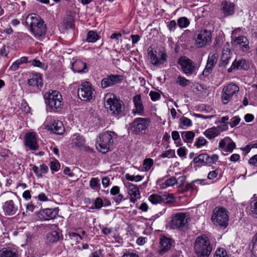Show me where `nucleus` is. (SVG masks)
I'll use <instances>...</instances> for the list:
<instances>
[{"mask_svg":"<svg viewBox=\"0 0 257 257\" xmlns=\"http://www.w3.org/2000/svg\"><path fill=\"white\" fill-rule=\"evenodd\" d=\"M26 23L29 26L30 30L36 38L44 36L46 33V26L44 21L37 15H29L26 19Z\"/></svg>","mask_w":257,"mask_h":257,"instance_id":"1","label":"nucleus"},{"mask_svg":"<svg viewBox=\"0 0 257 257\" xmlns=\"http://www.w3.org/2000/svg\"><path fill=\"white\" fill-rule=\"evenodd\" d=\"M104 105L108 112L114 116L120 117L125 109L123 102L112 93H107L104 97Z\"/></svg>","mask_w":257,"mask_h":257,"instance_id":"2","label":"nucleus"},{"mask_svg":"<svg viewBox=\"0 0 257 257\" xmlns=\"http://www.w3.org/2000/svg\"><path fill=\"white\" fill-rule=\"evenodd\" d=\"M194 249L197 257H209L212 246L210 240L205 235L198 236L194 242Z\"/></svg>","mask_w":257,"mask_h":257,"instance_id":"3","label":"nucleus"},{"mask_svg":"<svg viewBox=\"0 0 257 257\" xmlns=\"http://www.w3.org/2000/svg\"><path fill=\"white\" fill-rule=\"evenodd\" d=\"M5 200L8 199L3 203L2 209L5 215L12 216L16 214L19 208L15 194L12 192H5L1 195Z\"/></svg>","mask_w":257,"mask_h":257,"instance_id":"4","label":"nucleus"},{"mask_svg":"<svg viewBox=\"0 0 257 257\" xmlns=\"http://www.w3.org/2000/svg\"><path fill=\"white\" fill-rule=\"evenodd\" d=\"M116 137L117 135L113 132L106 131L100 134L96 141V149L102 153L108 152Z\"/></svg>","mask_w":257,"mask_h":257,"instance_id":"5","label":"nucleus"},{"mask_svg":"<svg viewBox=\"0 0 257 257\" xmlns=\"http://www.w3.org/2000/svg\"><path fill=\"white\" fill-rule=\"evenodd\" d=\"M194 40L197 48L205 47L212 42V33L207 29L200 30L196 33Z\"/></svg>","mask_w":257,"mask_h":257,"instance_id":"6","label":"nucleus"},{"mask_svg":"<svg viewBox=\"0 0 257 257\" xmlns=\"http://www.w3.org/2000/svg\"><path fill=\"white\" fill-rule=\"evenodd\" d=\"M211 219L214 224L225 228L228 225V215L226 210L224 208L215 209Z\"/></svg>","mask_w":257,"mask_h":257,"instance_id":"7","label":"nucleus"},{"mask_svg":"<svg viewBox=\"0 0 257 257\" xmlns=\"http://www.w3.org/2000/svg\"><path fill=\"white\" fill-rule=\"evenodd\" d=\"M94 89L88 82H82L78 89V96L83 101H90L95 97Z\"/></svg>","mask_w":257,"mask_h":257,"instance_id":"8","label":"nucleus"},{"mask_svg":"<svg viewBox=\"0 0 257 257\" xmlns=\"http://www.w3.org/2000/svg\"><path fill=\"white\" fill-rule=\"evenodd\" d=\"M46 103L53 111H57L63 105L62 97L60 93L56 90L49 92Z\"/></svg>","mask_w":257,"mask_h":257,"instance_id":"9","label":"nucleus"},{"mask_svg":"<svg viewBox=\"0 0 257 257\" xmlns=\"http://www.w3.org/2000/svg\"><path fill=\"white\" fill-rule=\"evenodd\" d=\"M239 87L233 83H230L224 87L222 90V101L223 104H227L232 99L234 95L237 93Z\"/></svg>","mask_w":257,"mask_h":257,"instance_id":"10","label":"nucleus"},{"mask_svg":"<svg viewBox=\"0 0 257 257\" xmlns=\"http://www.w3.org/2000/svg\"><path fill=\"white\" fill-rule=\"evenodd\" d=\"M181 66L182 71L187 75L196 73V67L195 63L186 57H180L178 62Z\"/></svg>","mask_w":257,"mask_h":257,"instance_id":"11","label":"nucleus"},{"mask_svg":"<svg viewBox=\"0 0 257 257\" xmlns=\"http://www.w3.org/2000/svg\"><path fill=\"white\" fill-rule=\"evenodd\" d=\"M150 123V119L147 117H138L135 118L131 125V128L134 132L139 134L146 131Z\"/></svg>","mask_w":257,"mask_h":257,"instance_id":"12","label":"nucleus"},{"mask_svg":"<svg viewBox=\"0 0 257 257\" xmlns=\"http://www.w3.org/2000/svg\"><path fill=\"white\" fill-rule=\"evenodd\" d=\"M219 157L217 155L213 154L211 156L207 154H199L197 157L195 158L193 162L196 164H202L211 166L215 164L218 160Z\"/></svg>","mask_w":257,"mask_h":257,"instance_id":"13","label":"nucleus"},{"mask_svg":"<svg viewBox=\"0 0 257 257\" xmlns=\"http://www.w3.org/2000/svg\"><path fill=\"white\" fill-rule=\"evenodd\" d=\"M235 143L229 137H225L221 139L218 145V148L225 155L228 153H231L235 148Z\"/></svg>","mask_w":257,"mask_h":257,"instance_id":"14","label":"nucleus"},{"mask_svg":"<svg viewBox=\"0 0 257 257\" xmlns=\"http://www.w3.org/2000/svg\"><path fill=\"white\" fill-rule=\"evenodd\" d=\"M188 216L185 213H176L171 220V226L174 228L183 227L187 222Z\"/></svg>","mask_w":257,"mask_h":257,"instance_id":"15","label":"nucleus"},{"mask_svg":"<svg viewBox=\"0 0 257 257\" xmlns=\"http://www.w3.org/2000/svg\"><path fill=\"white\" fill-rule=\"evenodd\" d=\"M24 144L25 146L28 148L29 150H37L39 145L37 143L36 133L30 132L26 134L24 138Z\"/></svg>","mask_w":257,"mask_h":257,"instance_id":"16","label":"nucleus"},{"mask_svg":"<svg viewBox=\"0 0 257 257\" xmlns=\"http://www.w3.org/2000/svg\"><path fill=\"white\" fill-rule=\"evenodd\" d=\"M124 185L127 189L128 195L130 196V201L135 203L141 198V194L138 187L131 183H125Z\"/></svg>","mask_w":257,"mask_h":257,"instance_id":"17","label":"nucleus"},{"mask_svg":"<svg viewBox=\"0 0 257 257\" xmlns=\"http://www.w3.org/2000/svg\"><path fill=\"white\" fill-rule=\"evenodd\" d=\"M151 62L155 66L164 64L167 60V55L163 51H160L157 56L153 51L148 52Z\"/></svg>","mask_w":257,"mask_h":257,"instance_id":"18","label":"nucleus"},{"mask_svg":"<svg viewBox=\"0 0 257 257\" xmlns=\"http://www.w3.org/2000/svg\"><path fill=\"white\" fill-rule=\"evenodd\" d=\"M123 77L120 75H110L103 78L101 85L103 88H106L119 83L122 80Z\"/></svg>","mask_w":257,"mask_h":257,"instance_id":"19","label":"nucleus"},{"mask_svg":"<svg viewBox=\"0 0 257 257\" xmlns=\"http://www.w3.org/2000/svg\"><path fill=\"white\" fill-rule=\"evenodd\" d=\"M59 213L58 208H46L39 211V217L45 220H49L56 218Z\"/></svg>","mask_w":257,"mask_h":257,"instance_id":"20","label":"nucleus"},{"mask_svg":"<svg viewBox=\"0 0 257 257\" xmlns=\"http://www.w3.org/2000/svg\"><path fill=\"white\" fill-rule=\"evenodd\" d=\"M217 59L218 55L217 54H209L206 67L202 72V75L206 77L211 73Z\"/></svg>","mask_w":257,"mask_h":257,"instance_id":"21","label":"nucleus"},{"mask_svg":"<svg viewBox=\"0 0 257 257\" xmlns=\"http://www.w3.org/2000/svg\"><path fill=\"white\" fill-rule=\"evenodd\" d=\"M148 200L153 204L162 203H169L173 201V198L169 195H160L157 194H153L148 197Z\"/></svg>","mask_w":257,"mask_h":257,"instance_id":"22","label":"nucleus"},{"mask_svg":"<svg viewBox=\"0 0 257 257\" xmlns=\"http://www.w3.org/2000/svg\"><path fill=\"white\" fill-rule=\"evenodd\" d=\"M133 102L135 107L132 111L133 114L134 115H144V109L141 95L139 94L135 95L133 98Z\"/></svg>","mask_w":257,"mask_h":257,"instance_id":"23","label":"nucleus"},{"mask_svg":"<svg viewBox=\"0 0 257 257\" xmlns=\"http://www.w3.org/2000/svg\"><path fill=\"white\" fill-rule=\"evenodd\" d=\"M178 183L177 179L175 177H172L165 180V177L159 178L157 181V184L160 189H165L167 187L173 186Z\"/></svg>","mask_w":257,"mask_h":257,"instance_id":"24","label":"nucleus"},{"mask_svg":"<svg viewBox=\"0 0 257 257\" xmlns=\"http://www.w3.org/2000/svg\"><path fill=\"white\" fill-rule=\"evenodd\" d=\"M231 43L234 46H240L243 51H247L249 49V42L245 37L239 36L234 37L232 39Z\"/></svg>","mask_w":257,"mask_h":257,"instance_id":"25","label":"nucleus"},{"mask_svg":"<svg viewBox=\"0 0 257 257\" xmlns=\"http://www.w3.org/2000/svg\"><path fill=\"white\" fill-rule=\"evenodd\" d=\"M171 240L167 237H163L160 239L159 253L163 254L171 248Z\"/></svg>","mask_w":257,"mask_h":257,"instance_id":"26","label":"nucleus"},{"mask_svg":"<svg viewBox=\"0 0 257 257\" xmlns=\"http://www.w3.org/2000/svg\"><path fill=\"white\" fill-rule=\"evenodd\" d=\"M235 5L229 1H223L221 5V10L225 16L231 15L234 13Z\"/></svg>","mask_w":257,"mask_h":257,"instance_id":"27","label":"nucleus"},{"mask_svg":"<svg viewBox=\"0 0 257 257\" xmlns=\"http://www.w3.org/2000/svg\"><path fill=\"white\" fill-rule=\"evenodd\" d=\"M223 130H221L220 127H212L207 129L203 133L204 135L208 139H213L219 136Z\"/></svg>","mask_w":257,"mask_h":257,"instance_id":"28","label":"nucleus"},{"mask_svg":"<svg viewBox=\"0 0 257 257\" xmlns=\"http://www.w3.org/2000/svg\"><path fill=\"white\" fill-rule=\"evenodd\" d=\"M28 84L31 86H37L41 87L43 86L42 78L39 73L34 74L31 78L28 80Z\"/></svg>","mask_w":257,"mask_h":257,"instance_id":"29","label":"nucleus"},{"mask_svg":"<svg viewBox=\"0 0 257 257\" xmlns=\"http://www.w3.org/2000/svg\"><path fill=\"white\" fill-rule=\"evenodd\" d=\"M18 251L15 248L4 247L0 250V257H18Z\"/></svg>","mask_w":257,"mask_h":257,"instance_id":"30","label":"nucleus"},{"mask_svg":"<svg viewBox=\"0 0 257 257\" xmlns=\"http://www.w3.org/2000/svg\"><path fill=\"white\" fill-rule=\"evenodd\" d=\"M60 233L56 231L49 232L46 235L47 242L49 244L54 243L59 241L61 238Z\"/></svg>","mask_w":257,"mask_h":257,"instance_id":"31","label":"nucleus"},{"mask_svg":"<svg viewBox=\"0 0 257 257\" xmlns=\"http://www.w3.org/2000/svg\"><path fill=\"white\" fill-rule=\"evenodd\" d=\"M72 67L74 71L79 73L84 72L85 70L86 69V63L81 60H76L74 61Z\"/></svg>","mask_w":257,"mask_h":257,"instance_id":"32","label":"nucleus"},{"mask_svg":"<svg viewBox=\"0 0 257 257\" xmlns=\"http://www.w3.org/2000/svg\"><path fill=\"white\" fill-rule=\"evenodd\" d=\"M50 128L56 134H62L64 131L63 123L59 120L54 121L50 125Z\"/></svg>","mask_w":257,"mask_h":257,"instance_id":"33","label":"nucleus"},{"mask_svg":"<svg viewBox=\"0 0 257 257\" xmlns=\"http://www.w3.org/2000/svg\"><path fill=\"white\" fill-rule=\"evenodd\" d=\"M72 144L75 147H81L84 145L85 140L82 136L79 134H74L71 139Z\"/></svg>","mask_w":257,"mask_h":257,"instance_id":"34","label":"nucleus"},{"mask_svg":"<svg viewBox=\"0 0 257 257\" xmlns=\"http://www.w3.org/2000/svg\"><path fill=\"white\" fill-rule=\"evenodd\" d=\"M183 140L186 143L191 144L195 137V133L193 131H185L181 133Z\"/></svg>","mask_w":257,"mask_h":257,"instance_id":"35","label":"nucleus"},{"mask_svg":"<svg viewBox=\"0 0 257 257\" xmlns=\"http://www.w3.org/2000/svg\"><path fill=\"white\" fill-rule=\"evenodd\" d=\"M230 51L229 49H224L222 51V54L220 61V66H225L230 59Z\"/></svg>","mask_w":257,"mask_h":257,"instance_id":"36","label":"nucleus"},{"mask_svg":"<svg viewBox=\"0 0 257 257\" xmlns=\"http://www.w3.org/2000/svg\"><path fill=\"white\" fill-rule=\"evenodd\" d=\"M192 124V121L190 119L185 116H182L179 120V126L181 128L186 129Z\"/></svg>","mask_w":257,"mask_h":257,"instance_id":"37","label":"nucleus"},{"mask_svg":"<svg viewBox=\"0 0 257 257\" xmlns=\"http://www.w3.org/2000/svg\"><path fill=\"white\" fill-rule=\"evenodd\" d=\"M245 61L244 60H235L232 64L230 68L227 70L228 72H231L233 70L235 69H242L244 68V64Z\"/></svg>","mask_w":257,"mask_h":257,"instance_id":"38","label":"nucleus"},{"mask_svg":"<svg viewBox=\"0 0 257 257\" xmlns=\"http://www.w3.org/2000/svg\"><path fill=\"white\" fill-rule=\"evenodd\" d=\"M99 39V36L96 32L90 31L87 33L86 40L89 43H94Z\"/></svg>","mask_w":257,"mask_h":257,"instance_id":"39","label":"nucleus"},{"mask_svg":"<svg viewBox=\"0 0 257 257\" xmlns=\"http://www.w3.org/2000/svg\"><path fill=\"white\" fill-rule=\"evenodd\" d=\"M99 180L98 178H92L89 181V186L90 188L96 191L100 189Z\"/></svg>","mask_w":257,"mask_h":257,"instance_id":"40","label":"nucleus"},{"mask_svg":"<svg viewBox=\"0 0 257 257\" xmlns=\"http://www.w3.org/2000/svg\"><path fill=\"white\" fill-rule=\"evenodd\" d=\"M172 138L174 141L176 147L181 146L182 144L181 143V140L180 138V134L178 131H173L171 134Z\"/></svg>","mask_w":257,"mask_h":257,"instance_id":"41","label":"nucleus"},{"mask_svg":"<svg viewBox=\"0 0 257 257\" xmlns=\"http://www.w3.org/2000/svg\"><path fill=\"white\" fill-rule=\"evenodd\" d=\"M154 164L153 159L147 158L144 160L143 162V167L142 170L143 171H148Z\"/></svg>","mask_w":257,"mask_h":257,"instance_id":"42","label":"nucleus"},{"mask_svg":"<svg viewBox=\"0 0 257 257\" xmlns=\"http://www.w3.org/2000/svg\"><path fill=\"white\" fill-rule=\"evenodd\" d=\"M190 24V22L186 17H181L178 20V25L181 28H185Z\"/></svg>","mask_w":257,"mask_h":257,"instance_id":"43","label":"nucleus"},{"mask_svg":"<svg viewBox=\"0 0 257 257\" xmlns=\"http://www.w3.org/2000/svg\"><path fill=\"white\" fill-rule=\"evenodd\" d=\"M175 156V151L174 150L169 149L163 152L160 157L162 158H172Z\"/></svg>","mask_w":257,"mask_h":257,"instance_id":"44","label":"nucleus"},{"mask_svg":"<svg viewBox=\"0 0 257 257\" xmlns=\"http://www.w3.org/2000/svg\"><path fill=\"white\" fill-rule=\"evenodd\" d=\"M176 82L182 87H185L190 84V80L181 76H179L177 77Z\"/></svg>","mask_w":257,"mask_h":257,"instance_id":"45","label":"nucleus"},{"mask_svg":"<svg viewBox=\"0 0 257 257\" xmlns=\"http://www.w3.org/2000/svg\"><path fill=\"white\" fill-rule=\"evenodd\" d=\"M214 257H227V252L223 248H218L216 250Z\"/></svg>","mask_w":257,"mask_h":257,"instance_id":"46","label":"nucleus"},{"mask_svg":"<svg viewBox=\"0 0 257 257\" xmlns=\"http://www.w3.org/2000/svg\"><path fill=\"white\" fill-rule=\"evenodd\" d=\"M60 167V163L57 160L54 159L51 161L50 168L52 171L57 172L59 170Z\"/></svg>","mask_w":257,"mask_h":257,"instance_id":"47","label":"nucleus"},{"mask_svg":"<svg viewBox=\"0 0 257 257\" xmlns=\"http://www.w3.org/2000/svg\"><path fill=\"white\" fill-rule=\"evenodd\" d=\"M207 143L206 140L203 137H200L196 139L195 143V146L199 148L202 146H205Z\"/></svg>","mask_w":257,"mask_h":257,"instance_id":"48","label":"nucleus"},{"mask_svg":"<svg viewBox=\"0 0 257 257\" xmlns=\"http://www.w3.org/2000/svg\"><path fill=\"white\" fill-rule=\"evenodd\" d=\"M220 171H221L219 169H216L214 171H210L208 174V179L209 180H213L216 178Z\"/></svg>","mask_w":257,"mask_h":257,"instance_id":"49","label":"nucleus"},{"mask_svg":"<svg viewBox=\"0 0 257 257\" xmlns=\"http://www.w3.org/2000/svg\"><path fill=\"white\" fill-rule=\"evenodd\" d=\"M240 118L238 116H234L229 122L230 126L231 127H233L237 125L240 122Z\"/></svg>","mask_w":257,"mask_h":257,"instance_id":"50","label":"nucleus"},{"mask_svg":"<svg viewBox=\"0 0 257 257\" xmlns=\"http://www.w3.org/2000/svg\"><path fill=\"white\" fill-rule=\"evenodd\" d=\"M251 211L253 215L257 218V199L254 200L251 205Z\"/></svg>","mask_w":257,"mask_h":257,"instance_id":"51","label":"nucleus"},{"mask_svg":"<svg viewBox=\"0 0 257 257\" xmlns=\"http://www.w3.org/2000/svg\"><path fill=\"white\" fill-rule=\"evenodd\" d=\"M177 154L180 157H185L186 155L187 150L185 147H181L177 150Z\"/></svg>","mask_w":257,"mask_h":257,"instance_id":"52","label":"nucleus"},{"mask_svg":"<svg viewBox=\"0 0 257 257\" xmlns=\"http://www.w3.org/2000/svg\"><path fill=\"white\" fill-rule=\"evenodd\" d=\"M149 95L150 96L152 100L154 101L158 100L160 98V95L157 92L151 91L150 92Z\"/></svg>","mask_w":257,"mask_h":257,"instance_id":"53","label":"nucleus"},{"mask_svg":"<svg viewBox=\"0 0 257 257\" xmlns=\"http://www.w3.org/2000/svg\"><path fill=\"white\" fill-rule=\"evenodd\" d=\"M32 64L33 66L41 68L44 70L46 69V67L45 64H42L38 60L35 59V60H33Z\"/></svg>","mask_w":257,"mask_h":257,"instance_id":"54","label":"nucleus"},{"mask_svg":"<svg viewBox=\"0 0 257 257\" xmlns=\"http://www.w3.org/2000/svg\"><path fill=\"white\" fill-rule=\"evenodd\" d=\"M94 204L95 208L99 209L103 206L102 200L100 198H97L95 199Z\"/></svg>","mask_w":257,"mask_h":257,"instance_id":"55","label":"nucleus"},{"mask_svg":"<svg viewBox=\"0 0 257 257\" xmlns=\"http://www.w3.org/2000/svg\"><path fill=\"white\" fill-rule=\"evenodd\" d=\"M33 171L38 178H41L43 175L42 172L41 171V169L36 166L33 167Z\"/></svg>","mask_w":257,"mask_h":257,"instance_id":"56","label":"nucleus"},{"mask_svg":"<svg viewBox=\"0 0 257 257\" xmlns=\"http://www.w3.org/2000/svg\"><path fill=\"white\" fill-rule=\"evenodd\" d=\"M21 107L22 110L26 113H29L30 111V107L29 106L28 103L25 101H22L21 103Z\"/></svg>","mask_w":257,"mask_h":257,"instance_id":"57","label":"nucleus"},{"mask_svg":"<svg viewBox=\"0 0 257 257\" xmlns=\"http://www.w3.org/2000/svg\"><path fill=\"white\" fill-rule=\"evenodd\" d=\"M37 198L40 201L46 202L48 201V197L44 193H41L39 194Z\"/></svg>","mask_w":257,"mask_h":257,"instance_id":"58","label":"nucleus"},{"mask_svg":"<svg viewBox=\"0 0 257 257\" xmlns=\"http://www.w3.org/2000/svg\"><path fill=\"white\" fill-rule=\"evenodd\" d=\"M248 163L254 166L257 167V155L253 156L248 160Z\"/></svg>","mask_w":257,"mask_h":257,"instance_id":"59","label":"nucleus"},{"mask_svg":"<svg viewBox=\"0 0 257 257\" xmlns=\"http://www.w3.org/2000/svg\"><path fill=\"white\" fill-rule=\"evenodd\" d=\"M113 199L115 201V203L117 204H118L120 202H121L122 200H124V198L123 195H122L121 194H118V195L114 197Z\"/></svg>","mask_w":257,"mask_h":257,"instance_id":"60","label":"nucleus"},{"mask_svg":"<svg viewBox=\"0 0 257 257\" xmlns=\"http://www.w3.org/2000/svg\"><path fill=\"white\" fill-rule=\"evenodd\" d=\"M119 192V188L117 186H113L111 188L110 193L112 195H116Z\"/></svg>","mask_w":257,"mask_h":257,"instance_id":"61","label":"nucleus"},{"mask_svg":"<svg viewBox=\"0 0 257 257\" xmlns=\"http://www.w3.org/2000/svg\"><path fill=\"white\" fill-rule=\"evenodd\" d=\"M146 237L140 236L137 239L136 242L138 244L140 245H143L146 242Z\"/></svg>","mask_w":257,"mask_h":257,"instance_id":"62","label":"nucleus"},{"mask_svg":"<svg viewBox=\"0 0 257 257\" xmlns=\"http://www.w3.org/2000/svg\"><path fill=\"white\" fill-rule=\"evenodd\" d=\"M20 63L17 60V61L15 62L12 64V65L10 67V69L12 71H16L17 70L20 65Z\"/></svg>","mask_w":257,"mask_h":257,"instance_id":"63","label":"nucleus"},{"mask_svg":"<svg viewBox=\"0 0 257 257\" xmlns=\"http://www.w3.org/2000/svg\"><path fill=\"white\" fill-rule=\"evenodd\" d=\"M244 120L247 122H251L254 119V116L252 114L247 113L244 116Z\"/></svg>","mask_w":257,"mask_h":257,"instance_id":"64","label":"nucleus"}]
</instances>
